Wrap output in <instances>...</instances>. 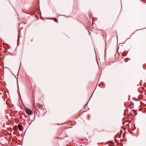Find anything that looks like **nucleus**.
<instances>
[{
    "label": "nucleus",
    "instance_id": "nucleus-2",
    "mask_svg": "<svg viewBox=\"0 0 146 146\" xmlns=\"http://www.w3.org/2000/svg\"><path fill=\"white\" fill-rule=\"evenodd\" d=\"M19 130H21V125H19Z\"/></svg>",
    "mask_w": 146,
    "mask_h": 146
},
{
    "label": "nucleus",
    "instance_id": "nucleus-1",
    "mask_svg": "<svg viewBox=\"0 0 146 146\" xmlns=\"http://www.w3.org/2000/svg\"><path fill=\"white\" fill-rule=\"evenodd\" d=\"M25 110L26 113L29 115H30L32 113V111L27 108H25Z\"/></svg>",
    "mask_w": 146,
    "mask_h": 146
},
{
    "label": "nucleus",
    "instance_id": "nucleus-3",
    "mask_svg": "<svg viewBox=\"0 0 146 146\" xmlns=\"http://www.w3.org/2000/svg\"><path fill=\"white\" fill-rule=\"evenodd\" d=\"M54 22H56V23H58V22L57 20L56 19H55V18L54 19Z\"/></svg>",
    "mask_w": 146,
    "mask_h": 146
}]
</instances>
